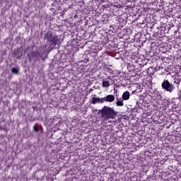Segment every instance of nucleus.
<instances>
[{"instance_id":"obj_15","label":"nucleus","mask_w":181,"mask_h":181,"mask_svg":"<svg viewBox=\"0 0 181 181\" xmlns=\"http://www.w3.org/2000/svg\"><path fill=\"white\" fill-rule=\"evenodd\" d=\"M165 100V101H168V100H166V99H164Z\"/></svg>"},{"instance_id":"obj_14","label":"nucleus","mask_w":181,"mask_h":181,"mask_svg":"<svg viewBox=\"0 0 181 181\" xmlns=\"http://www.w3.org/2000/svg\"><path fill=\"white\" fill-rule=\"evenodd\" d=\"M18 59H21V57H18Z\"/></svg>"},{"instance_id":"obj_5","label":"nucleus","mask_w":181,"mask_h":181,"mask_svg":"<svg viewBox=\"0 0 181 181\" xmlns=\"http://www.w3.org/2000/svg\"><path fill=\"white\" fill-rule=\"evenodd\" d=\"M103 103H112L115 100L114 95H107L106 97L103 98Z\"/></svg>"},{"instance_id":"obj_13","label":"nucleus","mask_w":181,"mask_h":181,"mask_svg":"<svg viewBox=\"0 0 181 181\" xmlns=\"http://www.w3.org/2000/svg\"><path fill=\"white\" fill-rule=\"evenodd\" d=\"M179 98H181V90L179 93Z\"/></svg>"},{"instance_id":"obj_16","label":"nucleus","mask_w":181,"mask_h":181,"mask_svg":"<svg viewBox=\"0 0 181 181\" xmlns=\"http://www.w3.org/2000/svg\"><path fill=\"white\" fill-rule=\"evenodd\" d=\"M74 18H76V16H74Z\"/></svg>"},{"instance_id":"obj_4","label":"nucleus","mask_w":181,"mask_h":181,"mask_svg":"<svg viewBox=\"0 0 181 181\" xmlns=\"http://www.w3.org/2000/svg\"><path fill=\"white\" fill-rule=\"evenodd\" d=\"M39 56H40V53H39L38 51H33L27 55L30 61L33 60L34 57H39Z\"/></svg>"},{"instance_id":"obj_7","label":"nucleus","mask_w":181,"mask_h":181,"mask_svg":"<svg viewBox=\"0 0 181 181\" xmlns=\"http://www.w3.org/2000/svg\"><path fill=\"white\" fill-rule=\"evenodd\" d=\"M129 91H125L122 94V100H124V101H127V100H129Z\"/></svg>"},{"instance_id":"obj_8","label":"nucleus","mask_w":181,"mask_h":181,"mask_svg":"<svg viewBox=\"0 0 181 181\" xmlns=\"http://www.w3.org/2000/svg\"><path fill=\"white\" fill-rule=\"evenodd\" d=\"M13 74H18L19 73V67H13L11 69Z\"/></svg>"},{"instance_id":"obj_10","label":"nucleus","mask_w":181,"mask_h":181,"mask_svg":"<svg viewBox=\"0 0 181 181\" xmlns=\"http://www.w3.org/2000/svg\"><path fill=\"white\" fill-rule=\"evenodd\" d=\"M103 87H110V81H103Z\"/></svg>"},{"instance_id":"obj_9","label":"nucleus","mask_w":181,"mask_h":181,"mask_svg":"<svg viewBox=\"0 0 181 181\" xmlns=\"http://www.w3.org/2000/svg\"><path fill=\"white\" fill-rule=\"evenodd\" d=\"M116 105L117 107H124V100H117L116 103Z\"/></svg>"},{"instance_id":"obj_1","label":"nucleus","mask_w":181,"mask_h":181,"mask_svg":"<svg viewBox=\"0 0 181 181\" xmlns=\"http://www.w3.org/2000/svg\"><path fill=\"white\" fill-rule=\"evenodd\" d=\"M98 115H100L102 122L107 124L111 122L110 119H115V117L118 115V112L114 110V107L109 106H103L101 110L98 112Z\"/></svg>"},{"instance_id":"obj_3","label":"nucleus","mask_w":181,"mask_h":181,"mask_svg":"<svg viewBox=\"0 0 181 181\" xmlns=\"http://www.w3.org/2000/svg\"><path fill=\"white\" fill-rule=\"evenodd\" d=\"M161 86L163 90L168 91L169 93H172L175 88V86L169 83L168 80H164L161 84Z\"/></svg>"},{"instance_id":"obj_2","label":"nucleus","mask_w":181,"mask_h":181,"mask_svg":"<svg viewBox=\"0 0 181 181\" xmlns=\"http://www.w3.org/2000/svg\"><path fill=\"white\" fill-rule=\"evenodd\" d=\"M44 40H48L51 43V46L56 47L57 45H60V39L57 35H54L52 31H48L44 35Z\"/></svg>"},{"instance_id":"obj_12","label":"nucleus","mask_w":181,"mask_h":181,"mask_svg":"<svg viewBox=\"0 0 181 181\" xmlns=\"http://www.w3.org/2000/svg\"><path fill=\"white\" fill-rule=\"evenodd\" d=\"M157 97H158L159 98H162V95L160 93H158L157 95Z\"/></svg>"},{"instance_id":"obj_6","label":"nucleus","mask_w":181,"mask_h":181,"mask_svg":"<svg viewBox=\"0 0 181 181\" xmlns=\"http://www.w3.org/2000/svg\"><path fill=\"white\" fill-rule=\"evenodd\" d=\"M91 103H92L93 104H98L99 103H104V101H103V98H93Z\"/></svg>"},{"instance_id":"obj_11","label":"nucleus","mask_w":181,"mask_h":181,"mask_svg":"<svg viewBox=\"0 0 181 181\" xmlns=\"http://www.w3.org/2000/svg\"><path fill=\"white\" fill-rule=\"evenodd\" d=\"M33 130L35 131V132H39V127L35 125L33 126Z\"/></svg>"}]
</instances>
